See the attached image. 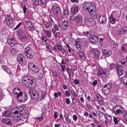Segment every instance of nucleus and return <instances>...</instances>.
<instances>
[{
	"label": "nucleus",
	"instance_id": "nucleus-49",
	"mask_svg": "<svg viewBox=\"0 0 127 127\" xmlns=\"http://www.w3.org/2000/svg\"><path fill=\"white\" fill-rule=\"evenodd\" d=\"M22 25V23L19 22V24L16 26V27L14 28L13 30H16V29L19 28V27H20L21 25Z\"/></svg>",
	"mask_w": 127,
	"mask_h": 127
},
{
	"label": "nucleus",
	"instance_id": "nucleus-47",
	"mask_svg": "<svg viewBox=\"0 0 127 127\" xmlns=\"http://www.w3.org/2000/svg\"><path fill=\"white\" fill-rule=\"evenodd\" d=\"M113 121L115 125H118V124H119V120H118L117 117H114Z\"/></svg>",
	"mask_w": 127,
	"mask_h": 127
},
{
	"label": "nucleus",
	"instance_id": "nucleus-32",
	"mask_svg": "<svg viewBox=\"0 0 127 127\" xmlns=\"http://www.w3.org/2000/svg\"><path fill=\"white\" fill-rule=\"evenodd\" d=\"M93 53L97 58H99L100 57V52H99L97 50H94L93 51Z\"/></svg>",
	"mask_w": 127,
	"mask_h": 127
},
{
	"label": "nucleus",
	"instance_id": "nucleus-53",
	"mask_svg": "<svg viewBox=\"0 0 127 127\" xmlns=\"http://www.w3.org/2000/svg\"><path fill=\"white\" fill-rule=\"evenodd\" d=\"M52 30H53V34H54L56 38H58L59 36H58V34L57 33V32H56V31H54L53 29H52Z\"/></svg>",
	"mask_w": 127,
	"mask_h": 127
},
{
	"label": "nucleus",
	"instance_id": "nucleus-14",
	"mask_svg": "<svg viewBox=\"0 0 127 127\" xmlns=\"http://www.w3.org/2000/svg\"><path fill=\"white\" fill-rule=\"evenodd\" d=\"M90 41L91 43H97L98 42V40H99V38L96 35L94 36H89Z\"/></svg>",
	"mask_w": 127,
	"mask_h": 127
},
{
	"label": "nucleus",
	"instance_id": "nucleus-58",
	"mask_svg": "<svg viewBox=\"0 0 127 127\" xmlns=\"http://www.w3.org/2000/svg\"><path fill=\"white\" fill-rule=\"evenodd\" d=\"M88 34H89V32L87 31V32H83L82 33V35L84 36H85L86 37H88Z\"/></svg>",
	"mask_w": 127,
	"mask_h": 127
},
{
	"label": "nucleus",
	"instance_id": "nucleus-23",
	"mask_svg": "<svg viewBox=\"0 0 127 127\" xmlns=\"http://www.w3.org/2000/svg\"><path fill=\"white\" fill-rule=\"evenodd\" d=\"M121 34H126L127 32V26H124L123 27V28L121 29L120 31Z\"/></svg>",
	"mask_w": 127,
	"mask_h": 127
},
{
	"label": "nucleus",
	"instance_id": "nucleus-39",
	"mask_svg": "<svg viewBox=\"0 0 127 127\" xmlns=\"http://www.w3.org/2000/svg\"><path fill=\"white\" fill-rule=\"evenodd\" d=\"M98 103L101 106H104L105 105V102L104 101V98L103 97L102 98L99 99L98 100Z\"/></svg>",
	"mask_w": 127,
	"mask_h": 127
},
{
	"label": "nucleus",
	"instance_id": "nucleus-28",
	"mask_svg": "<svg viewBox=\"0 0 127 127\" xmlns=\"http://www.w3.org/2000/svg\"><path fill=\"white\" fill-rule=\"evenodd\" d=\"M124 111L123 108L117 109L116 110H114V113L115 114H122L123 113H124Z\"/></svg>",
	"mask_w": 127,
	"mask_h": 127
},
{
	"label": "nucleus",
	"instance_id": "nucleus-16",
	"mask_svg": "<svg viewBox=\"0 0 127 127\" xmlns=\"http://www.w3.org/2000/svg\"><path fill=\"white\" fill-rule=\"evenodd\" d=\"M81 39H77L75 42L76 48L78 50H81Z\"/></svg>",
	"mask_w": 127,
	"mask_h": 127
},
{
	"label": "nucleus",
	"instance_id": "nucleus-54",
	"mask_svg": "<svg viewBox=\"0 0 127 127\" xmlns=\"http://www.w3.org/2000/svg\"><path fill=\"white\" fill-rule=\"evenodd\" d=\"M120 100V96L116 95L114 98V101L115 102H118V100Z\"/></svg>",
	"mask_w": 127,
	"mask_h": 127
},
{
	"label": "nucleus",
	"instance_id": "nucleus-51",
	"mask_svg": "<svg viewBox=\"0 0 127 127\" xmlns=\"http://www.w3.org/2000/svg\"><path fill=\"white\" fill-rule=\"evenodd\" d=\"M66 71L68 75L69 79H70V81H72V79H71V75L70 74V71H69L68 68H66Z\"/></svg>",
	"mask_w": 127,
	"mask_h": 127
},
{
	"label": "nucleus",
	"instance_id": "nucleus-12",
	"mask_svg": "<svg viewBox=\"0 0 127 127\" xmlns=\"http://www.w3.org/2000/svg\"><path fill=\"white\" fill-rule=\"evenodd\" d=\"M70 26V23L68 21H64L62 23V30H65L67 27Z\"/></svg>",
	"mask_w": 127,
	"mask_h": 127
},
{
	"label": "nucleus",
	"instance_id": "nucleus-7",
	"mask_svg": "<svg viewBox=\"0 0 127 127\" xmlns=\"http://www.w3.org/2000/svg\"><path fill=\"white\" fill-rule=\"evenodd\" d=\"M17 99L20 103H24V102H26V101H27V96L26 95V93H22L19 96H18Z\"/></svg>",
	"mask_w": 127,
	"mask_h": 127
},
{
	"label": "nucleus",
	"instance_id": "nucleus-20",
	"mask_svg": "<svg viewBox=\"0 0 127 127\" xmlns=\"http://www.w3.org/2000/svg\"><path fill=\"white\" fill-rule=\"evenodd\" d=\"M40 96L39 97L40 101L44 100L46 98V93L45 91H41L40 93Z\"/></svg>",
	"mask_w": 127,
	"mask_h": 127
},
{
	"label": "nucleus",
	"instance_id": "nucleus-43",
	"mask_svg": "<svg viewBox=\"0 0 127 127\" xmlns=\"http://www.w3.org/2000/svg\"><path fill=\"white\" fill-rule=\"evenodd\" d=\"M22 8H23V10L24 14H26V12L27 11V9H28L27 6H26V5L24 4L22 6Z\"/></svg>",
	"mask_w": 127,
	"mask_h": 127
},
{
	"label": "nucleus",
	"instance_id": "nucleus-15",
	"mask_svg": "<svg viewBox=\"0 0 127 127\" xmlns=\"http://www.w3.org/2000/svg\"><path fill=\"white\" fill-rule=\"evenodd\" d=\"M92 5V3L91 2H84L83 3V8L85 10H90V7H91V5Z\"/></svg>",
	"mask_w": 127,
	"mask_h": 127
},
{
	"label": "nucleus",
	"instance_id": "nucleus-35",
	"mask_svg": "<svg viewBox=\"0 0 127 127\" xmlns=\"http://www.w3.org/2000/svg\"><path fill=\"white\" fill-rule=\"evenodd\" d=\"M26 24L27 25V28L33 27V24H32V23L29 21H26Z\"/></svg>",
	"mask_w": 127,
	"mask_h": 127
},
{
	"label": "nucleus",
	"instance_id": "nucleus-34",
	"mask_svg": "<svg viewBox=\"0 0 127 127\" xmlns=\"http://www.w3.org/2000/svg\"><path fill=\"white\" fill-rule=\"evenodd\" d=\"M8 43L10 46H12L13 47L14 46H15V42L14 41V40L8 41Z\"/></svg>",
	"mask_w": 127,
	"mask_h": 127
},
{
	"label": "nucleus",
	"instance_id": "nucleus-56",
	"mask_svg": "<svg viewBox=\"0 0 127 127\" xmlns=\"http://www.w3.org/2000/svg\"><path fill=\"white\" fill-rule=\"evenodd\" d=\"M18 110H15V111H18L19 113H21L22 112H24V109H23L22 107H19L18 109Z\"/></svg>",
	"mask_w": 127,
	"mask_h": 127
},
{
	"label": "nucleus",
	"instance_id": "nucleus-17",
	"mask_svg": "<svg viewBox=\"0 0 127 127\" xmlns=\"http://www.w3.org/2000/svg\"><path fill=\"white\" fill-rule=\"evenodd\" d=\"M13 93L15 94V95H16L17 98H18V96H19L22 93V92L21 90H20V89L15 88L13 90Z\"/></svg>",
	"mask_w": 127,
	"mask_h": 127
},
{
	"label": "nucleus",
	"instance_id": "nucleus-61",
	"mask_svg": "<svg viewBox=\"0 0 127 127\" xmlns=\"http://www.w3.org/2000/svg\"><path fill=\"white\" fill-rule=\"evenodd\" d=\"M71 93L72 95H73V96H74V97H77V95L76 94V92H75V91H74V90L72 89L71 90Z\"/></svg>",
	"mask_w": 127,
	"mask_h": 127
},
{
	"label": "nucleus",
	"instance_id": "nucleus-11",
	"mask_svg": "<svg viewBox=\"0 0 127 127\" xmlns=\"http://www.w3.org/2000/svg\"><path fill=\"white\" fill-rule=\"evenodd\" d=\"M17 62L19 63V64H23V61H24V56L22 55V54H19L17 56Z\"/></svg>",
	"mask_w": 127,
	"mask_h": 127
},
{
	"label": "nucleus",
	"instance_id": "nucleus-55",
	"mask_svg": "<svg viewBox=\"0 0 127 127\" xmlns=\"http://www.w3.org/2000/svg\"><path fill=\"white\" fill-rule=\"evenodd\" d=\"M42 40H43V41H44L45 42H47V38H46V36H42Z\"/></svg>",
	"mask_w": 127,
	"mask_h": 127
},
{
	"label": "nucleus",
	"instance_id": "nucleus-31",
	"mask_svg": "<svg viewBox=\"0 0 127 127\" xmlns=\"http://www.w3.org/2000/svg\"><path fill=\"white\" fill-rule=\"evenodd\" d=\"M18 52V49L15 48H13L11 50V54H12V55H16Z\"/></svg>",
	"mask_w": 127,
	"mask_h": 127
},
{
	"label": "nucleus",
	"instance_id": "nucleus-30",
	"mask_svg": "<svg viewBox=\"0 0 127 127\" xmlns=\"http://www.w3.org/2000/svg\"><path fill=\"white\" fill-rule=\"evenodd\" d=\"M103 89H112V84L108 83L107 84L105 85Z\"/></svg>",
	"mask_w": 127,
	"mask_h": 127
},
{
	"label": "nucleus",
	"instance_id": "nucleus-24",
	"mask_svg": "<svg viewBox=\"0 0 127 127\" xmlns=\"http://www.w3.org/2000/svg\"><path fill=\"white\" fill-rule=\"evenodd\" d=\"M71 12L72 14L78 13V7L77 6L73 7L71 9Z\"/></svg>",
	"mask_w": 127,
	"mask_h": 127
},
{
	"label": "nucleus",
	"instance_id": "nucleus-3",
	"mask_svg": "<svg viewBox=\"0 0 127 127\" xmlns=\"http://www.w3.org/2000/svg\"><path fill=\"white\" fill-rule=\"evenodd\" d=\"M31 88V89L28 90L29 96H30L32 99H34V100H36V101H37V100H39L40 95L38 92L34 93V89L33 88L34 87Z\"/></svg>",
	"mask_w": 127,
	"mask_h": 127
},
{
	"label": "nucleus",
	"instance_id": "nucleus-22",
	"mask_svg": "<svg viewBox=\"0 0 127 127\" xmlns=\"http://www.w3.org/2000/svg\"><path fill=\"white\" fill-rule=\"evenodd\" d=\"M2 115L4 117H6L7 118H10V117H11V113H9L8 111L3 112Z\"/></svg>",
	"mask_w": 127,
	"mask_h": 127
},
{
	"label": "nucleus",
	"instance_id": "nucleus-4",
	"mask_svg": "<svg viewBox=\"0 0 127 127\" xmlns=\"http://www.w3.org/2000/svg\"><path fill=\"white\" fill-rule=\"evenodd\" d=\"M24 54L27 58H30L32 59V58H33V51H32V49L30 48V47H27L25 49Z\"/></svg>",
	"mask_w": 127,
	"mask_h": 127
},
{
	"label": "nucleus",
	"instance_id": "nucleus-38",
	"mask_svg": "<svg viewBox=\"0 0 127 127\" xmlns=\"http://www.w3.org/2000/svg\"><path fill=\"white\" fill-rule=\"evenodd\" d=\"M110 21L112 24H115V23H116V19H115L113 16H110Z\"/></svg>",
	"mask_w": 127,
	"mask_h": 127
},
{
	"label": "nucleus",
	"instance_id": "nucleus-6",
	"mask_svg": "<svg viewBox=\"0 0 127 127\" xmlns=\"http://www.w3.org/2000/svg\"><path fill=\"white\" fill-rule=\"evenodd\" d=\"M6 23L7 25L10 27H13L15 25V23H17V21L14 20L12 18L7 17L6 19Z\"/></svg>",
	"mask_w": 127,
	"mask_h": 127
},
{
	"label": "nucleus",
	"instance_id": "nucleus-29",
	"mask_svg": "<svg viewBox=\"0 0 127 127\" xmlns=\"http://www.w3.org/2000/svg\"><path fill=\"white\" fill-rule=\"evenodd\" d=\"M28 39V37L26 35H24L21 37V40L22 42H26Z\"/></svg>",
	"mask_w": 127,
	"mask_h": 127
},
{
	"label": "nucleus",
	"instance_id": "nucleus-37",
	"mask_svg": "<svg viewBox=\"0 0 127 127\" xmlns=\"http://www.w3.org/2000/svg\"><path fill=\"white\" fill-rule=\"evenodd\" d=\"M45 27H46L47 29H49V28H51V27H52V24L49 22V23L45 24Z\"/></svg>",
	"mask_w": 127,
	"mask_h": 127
},
{
	"label": "nucleus",
	"instance_id": "nucleus-42",
	"mask_svg": "<svg viewBox=\"0 0 127 127\" xmlns=\"http://www.w3.org/2000/svg\"><path fill=\"white\" fill-rule=\"evenodd\" d=\"M56 46L57 49H58V50H60V51H62V50H63V47L60 44H57Z\"/></svg>",
	"mask_w": 127,
	"mask_h": 127
},
{
	"label": "nucleus",
	"instance_id": "nucleus-21",
	"mask_svg": "<svg viewBox=\"0 0 127 127\" xmlns=\"http://www.w3.org/2000/svg\"><path fill=\"white\" fill-rule=\"evenodd\" d=\"M98 72V76L101 75V76H104V75H106V70L103 69L102 68L99 69Z\"/></svg>",
	"mask_w": 127,
	"mask_h": 127
},
{
	"label": "nucleus",
	"instance_id": "nucleus-59",
	"mask_svg": "<svg viewBox=\"0 0 127 127\" xmlns=\"http://www.w3.org/2000/svg\"><path fill=\"white\" fill-rule=\"evenodd\" d=\"M70 1L71 2H72V3H74L75 4L79 3V1L78 0H70Z\"/></svg>",
	"mask_w": 127,
	"mask_h": 127
},
{
	"label": "nucleus",
	"instance_id": "nucleus-46",
	"mask_svg": "<svg viewBox=\"0 0 127 127\" xmlns=\"http://www.w3.org/2000/svg\"><path fill=\"white\" fill-rule=\"evenodd\" d=\"M121 52L122 53H127V49L124 46H121Z\"/></svg>",
	"mask_w": 127,
	"mask_h": 127
},
{
	"label": "nucleus",
	"instance_id": "nucleus-41",
	"mask_svg": "<svg viewBox=\"0 0 127 127\" xmlns=\"http://www.w3.org/2000/svg\"><path fill=\"white\" fill-rule=\"evenodd\" d=\"M79 58L81 59L84 60L85 59V54L83 52H80L79 54Z\"/></svg>",
	"mask_w": 127,
	"mask_h": 127
},
{
	"label": "nucleus",
	"instance_id": "nucleus-62",
	"mask_svg": "<svg viewBox=\"0 0 127 127\" xmlns=\"http://www.w3.org/2000/svg\"><path fill=\"white\" fill-rule=\"evenodd\" d=\"M73 119L74 122H77V120H78V117L76 115H74L73 116Z\"/></svg>",
	"mask_w": 127,
	"mask_h": 127
},
{
	"label": "nucleus",
	"instance_id": "nucleus-8",
	"mask_svg": "<svg viewBox=\"0 0 127 127\" xmlns=\"http://www.w3.org/2000/svg\"><path fill=\"white\" fill-rule=\"evenodd\" d=\"M97 20H99V22L100 23H101V24L107 22V17H106V16L101 15L100 14H97Z\"/></svg>",
	"mask_w": 127,
	"mask_h": 127
},
{
	"label": "nucleus",
	"instance_id": "nucleus-19",
	"mask_svg": "<svg viewBox=\"0 0 127 127\" xmlns=\"http://www.w3.org/2000/svg\"><path fill=\"white\" fill-rule=\"evenodd\" d=\"M75 22H77V23H80L83 21V18H82V15H77L75 16Z\"/></svg>",
	"mask_w": 127,
	"mask_h": 127
},
{
	"label": "nucleus",
	"instance_id": "nucleus-25",
	"mask_svg": "<svg viewBox=\"0 0 127 127\" xmlns=\"http://www.w3.org/2000/svg\"><path fill=\"white\" fill-rule=\"evenodd\" d=\"M30 70L34 73H37L38 72H39V68H38V67L35 65L34 66L31 68Z\"/></svg>",
	"mask_w": 127,
	"mask_h": 127
},
{
	"label": "nucleus",
	"instance_id": "nucleus-45",
	"mask_svg": "<svg viewBox=\"0 0 127 127\" xmlns=\"http://www.w3.org/2000/svg\"><path fill=\"white\" fill-rule=\"evenodd\" d=\"M35 64H33V63H29L28 64V67L29 70H31L32 67L35 66Z\"/></svg>",
	"mask_w": 127,
	"mask_h": 127
},
{
	"label": "nucleus",
	"instance_id": "nucleus-64",
	"mask_svg": "<svg viewBox=\"0 0 127 127\" xmlns=\"http://www.w3.org/2000/svg\"><path fill=\"white\" fill-rule=\"evenodd\" d=\"M93 16H92V17H89L88 19V21H89L90 22H93V21H94V19L93 18Z\"/></svg>",
	"mask_w": 127,
	"mask_h": 127
},
{
	"label": "nucleus",
	"instance_id": "nucleus-36",
	"mask_svg": "<svg viewBox=\"0 0 127 127\" xmlns=\"http://www.w3.org/2000/svg\"><path fill=\"white\" fill-rule=\"evenodd\" d=\"M111 89H106V88H102V91L105 95H109L111 93Z\"/></svg>",
	"mask_w": 127,
	"mask_h": 127
},
{
	"label": "nucleus",
	"instance_id": "nucleus-1",
	"mask_svg": "<svg viewBox=\"0 0 127 127\" xmlns=\"http://www.w3.org/2000/svg\"><path fill=\"white\" fill-rule=\"evenodd\" d=\"M22 85L26 88H34L36 86L35 80L29 75H25L22 79Z\"/></svg>",
	"mask_w": 127,
	"mask_h": 127
},
{
	"label": "nucleus",
	"instance_id": "nucleus-27",
	"mask_svg": "<svg viewBox=\"0 0 127 127\" xmlns=\"http://www.w3.org/2000/svg\"><path fill=\"white\" fill-rule=\"evenodd\" d=\"M121 80L123 81V83L125 84L126 88H127V76H123L121 78Z\"/></svg>",
	"mask_w": 127,
	"mask_h": 127
},
{
	"label": "nucleus",
	"instance_id": "nucleus-40",
	"mask_svg": "<svg viewBox=\"0 0 127 127\" xmlns=\"http://www.w3.org/2000/svg\"><path fill=\"white\" fill-rule=\"evenodd\" d=\"M117 71L118 74V76H121L123 75V71L120 69V67H119V66H118L117 68Z\"/></svg>",
	"mask_w": 127,
	"mask_h": 127
},
{
	"label": "nucleus",
	"instance_id": "nucleus-9",
	"mask_svg": "<svg viewBox=\"0 0 127 127\" xmlns=\"http://www.w3.org/2000/svg\"><path fill=\"white\" fill-rule=\"evenodd\" d=\"M52 12L55 16L61 15V8H52Z\"/></svg>",
	"mask_w": 127,
	"mask_h": 127
},
{
	"label": "nucleus",
	"instance_id": "nucleus-52",
	"mask_svg": "<svg viewBox=\"0 0 127 127\" xmlns=\"http://www.w3.org/2000/svg\"><path fill=\"white\" fill-rule=\"evenodd\" d=\"M45 31L48 37H50L51 36V33L50 32V31H47V30H45Z\"/></svg>",
	"mask_w": 127,
	"mask_h": 127
},
{
	"label": "nucleus",
	"instance_id": "nucleus-5",
	"mask_svg": "<svg viewBox=\"0 0 127 127\" xmlns=\"http://www.w3.org/2000/svg\"><path fill=\"white\" fill-rule=\"evenodd\" d=\"M88 11L91 16H96L97 14V7L92 3L90 7H89V10Z\"/></svg>",
	"mask_w": 127,
	"mask_h": 127
},
{
	"label": "nucleus",
	"instance_id": "nucleus-50",
	"mask_svg": "<svg viewBox=\"0 0 127 127\" xmlns=\"http://www.w3.org/2000/svg\"><path fill=\"white\" fill-rule=\"evenodd\" d=\"M5 72H6L7 74H12V73H11V70L8 67H7V68H6Z\"/></svg>",
	"mask_w": 127,
	"mask_h": 127
},
{
	"label": "nucleus",
	"instance_id": "nucleus-26",
	"mask_svg": "<svg viewBox=\"0 0 127 127\" xmlns=\"http://www.w3.org/2000/svg\"><path fill=\"white\" fill-rule=\"evenodd\" d=\"M32 2L33 3V6L36 7L39 4V0H32Z\"/></svg>",
	"mask_w": 127,
	"mask_h": 127
},
{
	"label": "nucleus",
	"instance_id": "nucleus-44",
	"mask_svg": "<svg viewBox=\"0 0 127 127\" xmlns=\"http://www.w3.org/2000/svg\"><path fill=\"white\" fill-rule=\"evenodd\" d=\"M64 117L67 122V124H71V120L69 119V116L67 114H65Z\"/></svg>",
	"mask_w": 127,
	"mask_h": 127
},
{
	"label": "nucleus",
	"instance_id": "nucleus-33",
	"mask_svg": "<svg viewBox=\"0 0 127 127\" xmlns=\"http://www.w3.org/2000/svg\"><path fill=\"white\" fill-rule=\"evenodd\" d=\"M28 116H29V112L27 111L26 114H21V118H23V119H27V118H28Z\"/></svg>",
	"mask_w": 127,
	"mask_h": 127
},
{
	"label": "nucleus",
	"instance_id": "nucleus-60",
	"mask_svg": "<svg viewBox=\"0 0 127 127\" xmlns=\"http://www.w3.org/2000/svg\"><path fill=\"white\" fill-rule=\"evenodd\" d=\"M96 97L98 99L97 101L100 100V99L103 98V97L100 95V94H96Z\"/></svg>",
	"mask_w": 127,
	"mask_h": 127
},
{
	"label": "nucleus",
	"instance_id": "nucleus-18",
	"mask_svg": "<svg viewBox=\"0 0 127 127\" xmlns=\"http://www.w3.org/2000/svg\"><path fill=\"white\" fill-rule=\"evenodd\" d=\"M102 52L105 56L107 57H109V56H111L112 55V51L111 50H102Z\"/></svg>",
	"mask_w": 127,
	"mask_h": 127
},
{
	"label": "nucleus",
	"instance_id": "nucleus-48",
	"mask_svg": "<svg viewBox=\"0 0 127 127\" xmlns=\"http://www.w3.org/2000/svg\"><path fill=\"white\" fill-rule=\"evenodd\" d=\"M66 46V48L67 49V50H68L69 53H71V47H70V46H69V44H67Z\"/></svg>",
	"mask_w": 127,
	"mask_h": 127
},
{
	"label": "nucleus",
	"instance_id": "nucleus-10",
	"mask_svg": "<svg viewBox=\"0 0 127 127\" xmlns=\"http://www.w3.org/2000/svg\"><path fill=\"white\" fill-rule=\"evenodd\" d=\"M52 4L53 8H61V5H62L61 2L55 0L52 1Z\"/></svg>",
	"mask_w": 127,
	"mask_h": 127
},
{
	"label": "nucleus",
	"instance_id": "nucleus-57",
	"mask_svg": "<svg viewBox=\"0 0 127 127\" xmlns=\"http://www.w3.org/2000/svg\"><path fill=\"white\" fill-rule=\"evenodd\" d=\"M46 46L47 49H48V51H49V52H51V49H50V48H49V45L48 44V43H46Z\"/></svg>",
	"mask_w": 127,
	"mask_h": 127
},
{
	"label": "nucleus",
	"instance_id": "nucleus-13",
	"mask_svg": "<svg viewBox=\"0 0 127 127\" xmlns=\"http://www.w3.org/2000/svg\"><path fill=\"white\" fill-rule=\"evenodd\" d=\"M1 122L2 124H5L7 126H11L12 123H11V120L9 119H1Z\"/></svg>",
	"mask_w": 127,
	"mask_h": 127
},
{
	"label": "nucleus",
	"instance_id": "nucleus-63",
	"mask_svg": "<svg viewBox=\"0 0 127 127\" xmlns=\"http://www.w3.org/2000/svg\"><path fill=\"white\" fill-rule=\"evenodd\" d=\"M74 82L75 85H79V84H80V81H79V79H75Z\"/></svg>",
	"mask_w": 127,
	"mask_h": 127
},
{
	"label": "nucleus",
	"instance_id": "nucleus-2",
	"mask_svg": "<svg viewBox=\"0 0 127 127\" xmlns=\"http://www.w3.org/2000/svg\"><path fill=\"white\" fill-rule=\"evenodd\" d=\"M11 113L13 114L12 117L15 122H17V123H18V122L21 121V115L18 111H15V110L12 109L11 111Z\"/></svg>",
	"mask_w": 127,
	"mask_h": 127
}]
</instances>
